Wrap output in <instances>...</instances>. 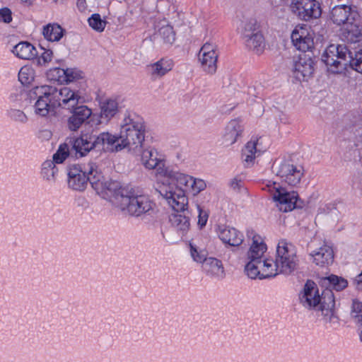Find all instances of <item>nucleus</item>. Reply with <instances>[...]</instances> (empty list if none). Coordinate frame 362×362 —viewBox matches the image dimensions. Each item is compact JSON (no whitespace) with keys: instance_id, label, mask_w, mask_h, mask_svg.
Instances as JSON below:
<instances>
[{"instance_id":"1","label":"nucleus","mask_w":362,"mask_h":362,"mask_svg":"<svg viewBox=\"0 0 362 362\" xmlns=\"http://www.w3.org/2000/svg\"><path fill=\"white\" fill-rule=\"evenodd\" d=\"M206 186L205 182L202 179L169 170L160 180L157 190L173 211H184L188 206L186 193L196 196Z\"/></svg>"},{"instance_id":"2","label":"nucleus","mask_w":362,"mask_h":362,"mask_svg":"<svg viewBox=\"0 0 362 362\" xmlns=\"http://www.w3.org/2000/svg\"><path fill=\"white\" fill-rule=\"evenodd\" d=\"M322 61L332 73H340L346 69L348 65L362 74V50L351 54L344 45H330L322 56Z\"/></svg>"},{"instance_id":"3","label":"nucleus","mask_w":362,"mask_h":362,"mask_svg":"<svg viewBox=\"0 0 362 362\" xmlns=\"http://www.w3.org/2000/svg\"><path fill=\"white\" fill-rule=\"evenodd\" d=\"M117 207L126 215L136 218L151 215L156 204L148 195L132 187L125 186L117 197Z\"/></svg>"},{"instance_id":"4","label":"nucleus","mask_w":362,"mask_h":362,"mask_svg":"<svg viewBox=\"0 0 362 362\" xmlns=\"http://www.w3.org/2000/svg\"><path fill=\"white\" fill-rule=\"evenodd\" d=\"M119 132L122 145H118L119 149L137 151L142 148L146 133L143 118L134 113L125 115L120 124Z\"/></svg>"},{"instance_id":"5","label":"nucleus","mask_w":362,"mask_h":362,"mask_svg":"<svg viewBox=\"0 0 362 362\" xmlns=\"http://www.w3.org/2000/svg\"><path fill=\"white\" fill-rule=\"evenodd\" d=\"M299 298L304 307L320 310L325 316L332 317L333 315L335 300L334 293L330 289H325L322 294H320L316 284L308 280L305 283Z\"/></svg>"},{"instance_id":"6","label":"nucleus","mask_w":362,"mask_h":362,"mask_svg":"<svg viewBox=\"0 0 362 362\" xmlns=\"http://www.w3.org/2000/svg\"><path fill=\"white\" fill-rule=\"evenodd\" d=\"M38 95L51 94L50 100L54 106L72 110L78 103H83L84 100L78 91L73 90L69 87L57 89L50 86H42L37 90Z\"/></svg>"},{"instance_id":"7","label":"nucleus","mask_w":362,"mask_h":362,"mask_svg":"<svg viewBox=\"0 0 362 362\" xmlns=\"http://www.w3.org/2000/svg\"><path fill=\"white\" fill-rule=\"evenodd\" d=\"M267 188L279 211L288 212L296 208L298 197L297 192H289L277 182L268 185Z\"/></svg>"},{"instance_id":"8","label":"nucleus","mask_w":362,"mask_h":362,"mask_svg":"<svg viewBox=\"0 0 362 362\" xmlns=\"http://www.w3.org/2000/svg\"><path fill=\"white\" fill-rule=\"evenodd\" d=\"M274 172L283 182L296 187L303 176V167L294 165L291 160H282L274 163Z\"/></svg>"},{"instance_id":"9","label":"nucleus","mask_w":362,"mask_h":362,"mask_svg":"<svg viewBox=\"0 0 362 362\" xmlns=\"http://www.w3.org/2000/svg\"><path fill=\"white\" fill-rule=\"evenodd\" d=\"M247 275L250 279H266L277 275L276 268L274 264V260L268 258L256 259L254 262H248L245 267Z\"/></svg>"},{"instance_id":"10","label":"nucleus","mask_w":362,"mask_h":362,"mask_svg":"<svg viewBox=\"0 0 362 362\" xmlns=\"http://www.w3.org/2000/svg\"><path fill=\"white\" fill-rule=\"evenodd\" d=\"M218 58V47L213 42L204 43L198 54V61L201 69L209 75H214L216 72Z\"/></svg>"},{"instance_id":"11","label":"nucleus","mask_w":362,"mask_h":362,"mask_svg":"<svg viewBox=\"0 0 362 362\" xmlns=\"http://www.w3.org/2000/svg\"><path fill=\"white\" fill-rule=\"evenodd\" d=\"M291 11L300 19L309 21L321 16V8L316 0H293L291 4Z\"/></svg>"},{"instance_id":"12","label":"nucleus","mask_w":362,"mask_h":362,"mask_svg":"<svg viewBox=\"0 0 362 362\" xmlns=\"http://www.w3.org/2000/svg\"><path fill=\"white\" fill-rule=\"evenodd\" d=\"M314 33L306 25H297L291 33L293 45L300 51L306 52L314 46Z\"/></svg>"},{"instance_id":"13","label":"nucleus","mask_w":362,"mask_h":362,"mask_svg":"<svg viewBox=\"0 0 362 362\" xmlns=\"http://www.w3.org/2000/svg\"><path fill=\"white\" fill-rule=\"evenodd\" d=\"M87 163L73 165L68 170V185L76 191H83L89 182V173L86 170Z\"/></svg>"},{"instance_id":"14","label":"nucleus","mask_w":362,"mask_h":362,"mask_svg":"<svg viewBox=\"0 0 362 362\" xmlns=\"http://www.w3.org/2000/svg\"><path fill=\"white\" fill-rule=\"evenodd\" d=\"M315 63L309 54L305 53L300 54L293 61V75L298 81H307L314 72Z\"/></svg>"},{"instance_id":"15","label":"nucleus","mask_w":362,"mask_h":362,"mask_svg":"<svg viewBox=\"0 0 362 362\" xmlns=\"http://www.w3.org/2000/svg\"><path fill=\"white\" fill-rule=\"evenodd\" d=\"M141 161L146 168L156 169L158 174L163 176V177L165 175V173L169 170L165 168V163L161 156L153 148H148L143 151Z\"/></svg>"},{"instance_id":"16","label":"nucleus","mask_w":362,"mask_h":362,"mask_svg":"<svg viewBox=\"0 0 362 362\" xmlns=\"http://www.w3.org/2000/svg\"><path fill=\"white\" fill-rule=\"evenodd\" d=\"M358 13L349 5H338L332 8L330 19L337 25H346L358 17Z\"/></svg>"},{"instance_id":"17","label":"nucleus","mask_w":362,"mask_h":362,"mask_svg":"<svg viewBox=\"0 0 362 362\" xmlns=\"http://www.w3.org/2000/svg\"><path fill=\"white\" fill-rule=\"evenodd\" d=\"M217 234L221 240L230 246L238 247L243 241V235L236 228L226 226H218Z\"/></svg>"},{"instance_id":"18","label":"nucleus","mask_w":362,"mask_h":362,"mask_svg":"<svg viewBox=\"0 0 362 362\" xmlns=\"http://www.w3.org/2000/svg\"><path fill=\"white\" fill-rule=\"evenodd\" d=\"M341 38L349 43L362 42V21L358 16L345 25L341 32Z\"/></svg>"},{"instance_id":"19","label":"nucleus","mask_w":362,"mask_h":362,"mask_svg":"<svg viewBox=\"0 0 362 362\" xmlns=\"http://www.w3.org/2000/svg\"><path fill=\"white\" fill-rule=\"evenodd\" d=\"M86 170H88L89 173L90 184L99 194L100 191L104 189V185L110 177L105 176L101 169L94 163H87Z\"/></svg>"},{"instance_id":"20","label":"nucleus","mask_w":362,"mask_h":362,"mask_svg":"<svg viewBox=\"0 0 362 362\" xmlns=\"http://www.w3.org/2000/svg\"><path fill=\"white\" fill-rule=\"evenodd\" d=\"M244 127L239 119L230 120L225 127L223 134V144L230 146L235 144L238 137L241 136Z\"/></svg>"},{"instance_id":"21","label":"nucleus","mask_w":362,"mask_h":362,"mask_svg":"<svg viewBox=\"0 0 362 362\" xmlns=\"http://www.w3.org/2000/svg\"><path fill=\"white\" fill-rule=\"evenodd\" d=\"M96 147L95 136L88 134H82L75 139L73 142V148L76 151V156H84Z\"/></svg>"},{"instance_id":"22","label":"nucleus","mask_w":362,"mask_h":362,"mask_svg":"<svg viewBox=\"0 0 362 362\" xmlns=\"http://www.w3.org/2000/svg\"><path fill=\"white\" fill-rule=\"evenodd\" d=\"M313 262L320 267H325L331 264L334 261V252L332 248L324 244L318 249L310 253Z\"/></svg>"},{"instance_id":"23","label":"nucleus","mask_w":362,"mask_h":362,"mask_svg":"<svg viewBox=\"0 0 362 362\" xmlns=\"http://www.w3.org/2000/svg\"><path fill=\"white\" fill-rule=\"evenodd\" d=\"M187 209L188 206L184 211H174L175 212L169 216V221L171 226L182 235L185 234L190 227Z\"/></svg>"},{"instance_id":"24","label":"nucleus","mask_w":362,"mask_h":362,"mask_svg":"<svg viewBox=\"0 0 362 362\" xmlns=\"http://www.w3.org/2000/svg\"><path fill=\"white\" fill-rule=\"evenodd\" d=\"M173 67V62L170 59H161L158 62L146 66V70L152 80H157L167 74Z\"/></svg>"},{"instance_id":"25","label":"nucleus","mask_w":362,"mask_h":362,"mask_svg":"<svg viewBox=\"0 0 362 362\" xmlns=\"http://www.w3.org/2000/svg\"><path fill=\"white\" fill-rule=\"evenodd\" d=\"M202 268L206 274L215 279H223L225 277V270L221 260L215 257H208L204 262Z\"/></svg>"},{"instance_id":"26","label":"nucleus","mask_w":362,"mask_h":362,"mask_svg":"<svg viewBox=\"0 0 362 362\" xmlns=\"http://www.w3.org/2000/svg\"><path fill=\"white\" fill-rule=\"evenodd\" d=\"M42 88V86H36L33 88L31 94L34 95L37 98L35 104V113L44 117L46 116L50 110L51 107H54L50 100L51 94H42L38 95L37 90Z\"/></svg>"},{"instance_id":"27","label":"nucleus","mask_w":362,"mask_h":362,"mask_svg":"<svg viewBox=\"0 0 362 362\" xmlns=\"http://www.w3.org/2000/svg\"><path fill=\"white\" fill-rule=\"evenodd\" d=\"M267 245L263 239L259 235H254L252 238V244L247 252L249 262H254L256 259L265 257Z\"/></svg>"},{"instance_id":"28","label":"nucleus","mask_w":362,"mask_h":362,"mask_svg":"<svg viewBox=\"0 0 362 362\" xmlns=\"http://www.w3.org/2000/svg\"><path fill=\"white\" fill-rule=\"evenodd\" d=\"M97 147L102 145H107V148L112 152H118L122 149H119L118 145H122L120 134L119 136L113 135L109 132H103L98 136H95Z\"/></svg>"},{"instance_id":"29","label":"nucleus","mask_w":362,"mask_h":362,"mask_svg":"<svg viewBox=\"0 0 362 362\" xmlns=\"http://www.w3.org/2000/svg\"><path fill=\"white\" fill-rule=\"evenodd\" d=\"M274 264L275 265V268H276L277 274H283L288 275L297 269L298 259H291L286 257H276L275 261H274Z\"/></svg>"},{"instance_id":"30","label":"nucleus","mask_w":362,"mask_h":362,"mask_svg":"<svg viewBox=\"0 0 362 362\" xmlns=\"http://www.w3.org/2000/svg\"><path fill=\"white\" fill-rule=\"evenodd\" d=\"M65 33V30L58 23H48L42 28L44 38L51 42H59Z\"/></svg>"},{"instance_id":"31","label":"nucleus","mask_w":362,"mask_h":362,"mask_svg":"<svg viewBox=\"0 0 362 362\" xmlns=\"http://www.w3.org/2000/svg\"><path fill=\"white\" fill-rule=\"evenodd\" d=\"M13 54L20 59L30 60L34 59L37 52L36 48L30 42H21L13 49Z\"/></svg>"},{"instance_id":"32","label":"nucleus","mask_w":362,"mask_h":362,"mask_svg":"<svg viewBox=\"0 0 362 362\" xmlns=\"http://www.w3.org/2000/svg\"><path fill=\"white\" fill-rule=\"evenodd\" d=\"M320 284L323 286H327V289H334L337 291H341L348 286V281L346 279L334 274L322 278Z\"/></svg>"},{"instance_id":"33","label":"nucleus","mask_w":362,"mask_h":362,"mask_svg":"<svg viewBox=\"0 0 362 362\" xmlns=\"http://www.w3.org/2000/svg\"><path fill=\"white\" fill-rule=\"evenodd\" d=\"M296 252V248L291 243L281 240L277 245L276 257L298 258Z\"/></svg>"},{"instance_id":"34","label":"nucleus","mask_w":362,"mask_h":362,"mask_svg":"<svg viewBox=\"0 0 362 362\" xmlns=\"http://www.w3.org/2000/svg\"><path fill=\"white\" fill-rule=\"evenodd\" d=\"M124 187H121L118 182L109 178L104 185V189L100 191L99 194L104 198L114 197L115 199V204L117 206V197L119 194L120 190Z\"/></svg>"},{"instance_id":"35","label":"nucleus","mask_w":362,"mask_h":362,"mask_svg":"<svg viewBox=\"0 0 362 362\" xmlns=\"http://www.w3.org/2000/svg\"><path fill=\"white\" fill-rule=\"evenodd\" d=\"M246 46L256 54H260L264 47V37L261 32L245 38Z\"/></svg>"},{"instance_id":"36","label":"nucleus","mask_w":362,"mask_h":362,"mask_svg":"<svg viewBox=\"0 0 362 362\" xmlns=\"http://www.w3.org/2000/svg\"><path fill=\"white\" fill-rule=\"evenodd\" d=\"M258 140H250L242 151V156L245 164L247 166L252 165L258 153L257 150Z\"/></svg>"},{"instance_id":"37","label":"nucleus","mask_w":362,"mask_h":362,"mask_svg":"<svg viewBox=\"0 0 362 362\" xmlns=\"http://www.w3.org/2000/svg\"><path fill=\"white\" fill-rule=\"evenodd\" d=\"M55 163L51 160H45L42 165L41 174L45 180L54 182L58 173V168Z\"/></svg>"},{"instance_id":"38","label":"nucleus","mask_w":362,"mask_h":362,"mask_svg":"<svg viewBox=\"0 0 362 362\" xmlns=\"http://www.w3.org/2000/svg\"><path fill=\"white\" fill-rule=\"evenodd\" d=\"M118 112V103L115 100L108 99L101 105L100 116L102 118L110 119Z\"/></svg>"},{"instance_id":"39","label":"nucleus","mask_w":362,"mask_h":362,"mask_svg":"<svg viewBox=\"0 0 362 362\" xmlns=\"http://www.w3.org/2000/svg\"><path fill=\"white\" fill-rule=\"evenodd\" d=\"M242 29V35L244 39L255 34V33L260 32L257 22L254 18H250L243 21Z\"/></svg>"},{"instance_id":"40","label":"nucleus","mask_w":362,"mask_h":362,"mask_svg":"<svg viewBox=\"0 0 362 362\" xmlns=\"http://www.w3.org/2000/svg\"><path fill=\"white\" fill-rule=\"evenodd\" d=\"M35 78V71L29 66H23L18 73V79L23 85L30 84Z\"/></svg>"},{"instance_id":"41","label":"nucleus","mask_w":362,"mask_h":362,"mask_svg":"<svg viewBox=\"0 0 362 362\" xmlns=\"http://www.w3.org/2000/svg\"><path fill=\"white\" fill-rule=\"evenodd\" d=\"M89 25L97 32H102L106 26V21L102 20L98 13L93 14L88 20Z\"/></svg>"},{"instance_id":"42","label":"nucleus","mask_w":362,"mask_h":362,"mask_svg":"<svg viewBox=\"0 0 362 362\" xmlns=\"http://www.w3.org/2000/svg\"><path fill=\"white\" fill-rule=\"evenodd\" d=\"M66 72L64 69L60 68H54L50 69L47 72V77L49 80L63 83L66 82Z\"/></svg>"},{"instance_id":"43","label":"nucleus","mask_w":362,"mask_h":362,"mask_svg":"<svg viewBox=\"0 0 362 362\" xmlns=\"http://www.w3.org/2000/svg\"><path fill=\"white\" fill-rule=\"evenodd\" d=\"M69 155V147L68 144H61L57 151V152L53 155V160L55 163H62L65 160V159Z\"/></svg>"},{"instance_id":"44","label":"nucleus","mask_w":362,"mask_h":362,"mask_svg":"<svg viewBox=\"0 0 362 362\" xmlns=\"http://www.w3.org/2000/svg\"><path fill=\"white\" fill-rule=\"evenodd\" d=\"M159 34L164 42L173 44L175 40V34L172 26L167 25L159 30Z\"/></svg>"},{"instance_id":"45","label":"nucleus","mask_w":362,"mask_h":362,"mask_svg":"<svg viewBox=\"0 0 362 362\" xmlns=\"http://www.w3.org/2000/svg\"><path fill=\"white\" fill-rule=\"evenodd\" d=\"M8 117L13 122L25 124L28 121V117L26 115L20 110L11 108L7 111Z\"/></svg>"},{"instance_id":"46","label":"nucleus","mask_w":362,"mask_h":362,"mask_svg":"<svg viewBox=\"0 0 362 362\" xmlns=\"http://www.w3.org/2000/svg\"><path fill=\"white\" fill-rule=\"evenodd\" d=\"M70 111L84 122L86 121L92 115L91 110L86 105H76V107Z\"/></svg>"},{"instance_id":"47","label":"nucleus","mask_w":362,"mask_h":362,"mask_svg":"<svg viewBox=\"0 0 362 362\" xmlns=\"http://www.w3.org/2000/svg\"><path fill=\"white\" fill-rule=\"evenodd\" d=\"M351 315L356 322L361 323L362 327V303L358 300L353 301Z\"/></svg>"},{"instance_id":"48","label":"nucleus","mask_w":362,"mask_h":362,"mask_svg":"<svg viewBox=\"0 0 362 362\" xmlns=\"http://www.w3.org/2000/svg\"><path fill=\"white\" fill-rule=\"evenodd\" d=\"M53 59V52L51 49H44V52L38 58L37 62L40 66H47Z\"/></svg>"},{"instance_id":"49","label":"nucleus","mask_w":362,"mask_h":362,"mask_svg":"<svg viewBox=\"0 0 362 362\" xmlns=\"http://www.w3.org/2000/svg\"><path fill=\"white\" fill-rule=\"evenodd\" d=\"M84 122L80 117H78L74 113L68 119V127L71 131H76Z\"/></svg>"},{"instance_id":"50","label":"nucleus","mask_w":362,"mask_h":362,"mask_svg":"<svg viewBox=\"0 0 362 362\" xmlns=\"http://www.w3.org/2000/svg\"><path fill=\"white\" fill-rule=\"evenodd\" d=\"M12 21V12L8 8L0 9V21L8 23Z\"/></svg>"},{"instance_id":"51","label":"nucleus","mask_w":362,"mask_h":362,"mask_svg":"<svg viewBox=\"0 0 362 362\" xmlns=\"http://www.w3.org/2000/svg\"><path fill=\"white\" fill-rule=\"evenodd\" d=\"M197 209L199 211V216H198V225L202 228L206 226L209 214L208 213L203 210L199 205L197 206Z\"/></svg>"},{"instance_id":"52","label":"nucleus","mask_w":362,"mask_h":362,"mask_svg":"<svg viewBox=\"0 0 362 362\" xmlns=\"http://www.w3.org/2000/svg\"><path fill=\"white\" fill-rule=\"evenodd\" d=\"M191 255L193 257L194 260L202 263V265L204 264V262L205 259H206L208 257H206V255L202 252H198L194 247L192 246L191 247Z\"/></svg>"},{"instance_id":"53","label":"nucleus","mask_w":362,"mask_h":362,"mask_svg":"<svg viewBox=\"0 0 362 362\" xmlns=\"http://www.w3.org/2000/svg\"><path fill=\"white\" fill-rule=\"evenodd\" d=\"M243 186V181L238 177H235L230 181V187L235 191H240Z\"/></svg>"},{"instance_id":"54","label":"nucleus","mask_w":362,"mask_h":362,"mask_svg":"<svg viewBox=\"0 0 362 362\" xmlns=\"http://www.w3.org/2000/svg\"><path fill=\"white\" fill-rule=\"evenodd\" d=\"M64 71L66 72V82L65 83H67V82H71L73 81H74L75 79H76L78 76H79V74H77L74 70L73 69H64Z\"/></svg>"},{"instance_id":"55","label":"nucleus","mask_w":362,"mask_h":362,"mask_svg":"<svg viewBox=\"0 0 362 362\" xmlns=\"http://www.w3.org/2000/svg\"><path fill=\"white\" fill-rule=\"evenodd\" d=\"M354 284L357 290L362 291V271L354 279Z\"/></svg>"},{"instance_id":"56","label":"nucleus","mask_w":362,"mask_h":362,"mask_svg":"<svg viewBox=\"0 0 362 362\" xmlns=\"http://www.w3.org/2000/svg\"><path fill=\"white\" fill-rule=\"evenodd\" d=\"M76 6L80 11H84L87 7L86 0H77Z\"/></svg>"},{"instance_id":"57","label":"nucleus","mask_w":362,"mask_h":362,"mask_svg":"<svg viewBox=\"0 0 362 362\" xmlns=\"http://www.w3.org/2000/svg\"><path fill=\"white\" fill-rule=\"evenodd\" d=\"M36 0H20L21 4L26 7L33 6Z\"/></svg>"},{"instance_id":"58","label":"nucleus","mask_w":362,"mask_h":362,"mask_svg":"<svg viewBox=\"0 0 362 362\" xmlns=\"http://www.w3.org/2000/svg\"><path fill=\"white\" fill-rule=\"evenodd\" d=\"M360 339L362 341V327H361Z\"/></svg>"}]
</instances>
